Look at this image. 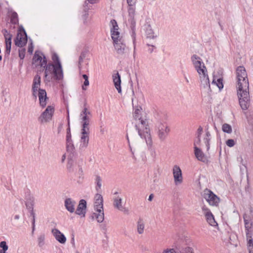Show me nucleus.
<instances>
[{
  "mask_svg": "<svg viewBox=\"0 0 253 253\" xmlns=\"http://www.w3.org/2000/svg\"><path fill=\"white\" fill-rule=\"evenodd\" d=\"M201 142V139L200 137H197L196 140H195L194 142V147H197L198 145H199Z\"/></svg>",
  "mask_w": 253,
  "mask_h": 253,
  "instance_id": "49",
  "label": "nucleus"
},
{
  "mask_svg": "<svg viewBox=\"0 0 253 253\" xmlns=\"http://www.w3.org/2000/svg\"><path fill=\"white\" fill-rule=\"evenodd\" d=\"M172 174L175 184L179 185L182 183L183 181L182 171L179 166L177 165L173 166L172 169Z\"/></svg>",
  "mask_w": 253,
  "mask_h": 253,
  "instance_id": "15",
  "label": "nucleus"
},
{
  "mask_svg": "<svg viewBox=\"0 0 253 253\" xmlns=\"http://www.w3.org/2000/svg\"><path fill=\"white\" fill-rule=\"evenodd\" d=\"M25 49H22L19 50V56L21 59H23L25 57Z\"/></svg>",
  "mask_w": 253,
  "mask_h": 253,
  "instance_id": "42",
  "label": "nucleus"
},
{
  "mask_svg": "<svg viewBox=\"0 0 253 253\" xmlns=\"http://www.w3.org/2000/svg\"><path fill=\"white\" fill-rule=\"evenodd\" d=\"M15 44L18 47H23L27 42V34L23 27L19 28V32L17 33L14 40Z\"/></svg>",
  "mask_w": 253,
  "mask_h": 253,
  "instance_id": "11",
  "label": "nucleus"
},
{
  "mask_svg": "<svg viewBox=\"0 0 253 253\" xmlns=\"http://www.w3.org/2000/svg\"><path fill=\"white\" fill-rule=\"evenodd\" d=\"M112 27L111 28V37L113 40L114 46L117 53L123 55L126 49V45L124 39L120 36L118 31L119 27L116 21L114 19L110 21Z\"/></svg>",
  "mask_w": 253,
  "mask_h": 253,
  "instance_id": "4",
  "label": "nucleus"
},
{
  "mask_svg": "<svg viewBox=\"0 0 253 253\" xmlns=\"http://www.w3.org/2000/svg\"><path fill=\"white\" fill-rule=\"evenodd\" d=\"M153 198H154V195L153 194H151L149 196L148 200L149 201H151L152 200V199H153Z\"/></svg>",
  "mask_w": 253,
  "mask_h": 253,
  "instance_id": "57",
  "label": "nucleus"
},
{
  "mask_svg": "<svg viewBox=\"0 0 253 253\" xmlns=\"http://www.w3.org/2000/svg\"><path fill=\"white\" fill-rule=\"evenodd\" d=\"M35 230V226H32V234L33 235Z\"/></svg>",
  "mask_w": 253,
  "mask_h": 253,
  "instance_id": "61",
  "label": "nucleus"
},
{
  "mask_svg": "<svg viewBox=\"0 0 253 253\" xmlns=\"http://www.w3.org/2000/svg\"><path fill=\"white\" fill-rule=\"evenodd\" d=\"M144 226L143 219L139 218L137 222V231L139 234H142L144 232Z\"/></svg>",
  "mask_w": 253,
  "mask_h": 253,
  "instance_id": "27",
  "label": "nucleus"
},
{
  "mask_svg": "<svg viewBox=\"0 0 253 253\" xmlns=\"http://www.w3.org/2000/svg\"><path fill=\"white\" fill-rule=\"evenodd\" d=\"M151 46H152V47L148 49V51H149L150 53H152L153 52V47H154V46L152 45Z\"/></svg>",
  "mask_w": 253,
  "mask_h": 253,
  "instance_id": "59",
  "label": "nucleus"
},
{
  "mask_svg": "<svg viewBox=\"0 0 253 253\" xmlns=\"http://www.w3.org/2000/svg\"><path fill=\"white\" fill-rule=\"evenodd\" d=\"M226 144L228 147H232L235 145V143L233 139H230L226 141Z\"/></svg>",
  "mask_w": 253,
  "mask_h": 253,
  "instance_id": "41",
  "label": "nucleus"
},
{
  "mask_svg": "<svg viewBox=\"0 0 253 253\" xmlns=\"http://www.w3.org/2000/svg\"><path fill=\"white\" fill-rule=\"evenodd\" d=\"M54 112V107L52 106H48L39 117L38 121L41 123H45L49 122L52 119Z\"/></svg>",
  "mask_w": 253,
  "mask_h": 253,
  "instance_id": "10",
  "label": "nucleus"
},
{
  "mask_svg": "<svg viewBox=\"0 0 253 253\" xmlns=\"http://www.w3.org/2000/svg\"><path fill=\"white\" fill-rule=\"evenodd\" d=\"M45 235L42 234L38 237V246L42 247L44 245Z\"/></svg>",
  "mask_w": 253,
  "mask_h": 253,
  "instance_id": "33",
  "label": "nucleus"
},
{
  "mask_svg": "<svg viewBox=\"0 0 253 253\" xmlns=\"http://www.w3.org/2000/svg\"><path fill=\"white\" fill-rule=\"evenodd\" d=\"M5 48H6V52L7 53L9 54L11 50V39L9 40H5Z\"/></svg>",
  "mask_w": 253,
  "mask_h": 253,
  "instance_id": "38",
  "label": "nucleus"
},
{
  "mask_svg": "<svg viewBox=\"0 0 253 253\" xmlns=\"http://www.w3.org/2000/svg\"><path fill=\"white\" fill-rule=\"evenodd\" d=\"M11 20L12 22L16 24L17 22V14L16 13H13L12 15Z\"/></svg>",
  "mask_w": 253,
  "mask_h": 253,
  "instance_id": "43",
  "label": "nucleus"
},
{
  "mask_svg": "<svg viewBox=\"0 0 253 253\" xmlns=\"http://www.w3.org/2000/svg\"><path fill=\"white\" fill-rule=\"evenodd\" d=\"M203 65H205L204 63H203L202 64H201V65H198L195 67L194 68L195 69L197 72H199V70L203 68Z\"/></svg>",
  "mask_w": 253,
  "mask_h": 253,
  "instance_id": "55",
  "label": "nucleus"
},
{
  "mask_svg": "<svg viewBox=\"0 0 253 253\" xmlns=\"http://www.w3.org/2000/svg\"><path fill=\"white\" fill-rule=\"evenodd\" d=\"M76 202L71 198H67L65 201V206L67 210L71 213L75 211Z\"/></svg>",
  "mask_w": 253,
  "mask_h": 253,
  "instance_id": "21",
  "label": "nucleus"
},
{
  "mask_svg": "<svg viewBox=\"0 0 253 253\" xmlns=\"http://www.w3.org/2000/svg\"><path fill=\"white\" fill-rule=\"evenodd\" d=\"M212 84H215L220 90L223 87V80L222 78L217 79L216 81L215 79L214 78L212 82Z\"/></svg>",
  "mask_w": 253,
  "mask_h": 253,
  "instance_id": "31",
  "label": "nucleus"
},
{
  "mask_svg": "<svg viewBox=\"0 0 253 253\" xmlns=\"http://www.w3.org/2000/svg\"><path fill=\"white\" fill-rule=\"evenodd\" d=\"M0 247L2 248V250H0V253H5L8 248L5 241H2L0 243Z\"/></svg>",
  "mask_w": 253,
  "mask_h": 253,
  "instance_id": "36",
  "label": "nucleus"
},
{
  "mask_svg": "<svg viewBox=\"0 0 253 253\" xmlns=\"http://www.w3.org/2000/svg\"><path fill=\"white\" fill-rule=\"evenodd\" d=\"M236 88L239 104L243 110H247L250 106L249 83L247 73L243 66L236 69Z\"/></svg>",
  "mask_w": 253,
  "mask_h": 253,
  "instance_id": "1",
  "label": "nucleus"
},
{
  "mask_svg": "<svg viewBox=\"0 0 253 253\" xmlns=\"http://www.w3.org/2000/svg\"><path fill=\"white\" fill-rule=\"evenodd\" d=\"M85 105L86 103L84 104V108L80 115L82 124V129H89L88 126L92 116L91 112L85 107Z\"/></svg>",
  "mask_w": 253,
  "mask_h": 253,
  "instance_id": "9",
  "label": "nucleus"
},
{
  "mask_svg": "<svg viewBox=\"0 0 253 253\" xmlns=\"http://www.w3.org/2000/svg\"><path fill=\"white\" fill-rule=\"evenodd\" d=\"M150 154H151V155L152 156V157L153 158H155L156 156L155 150L153 148H151L150 149Z\"/></svg>",
  "mask_w": 253,
  "mask_h": 253,
  "instance_id": "51",
  "label": "nucleus"
},
{
  "mask_svg": "<svg viewBox=\"0 0 253 253\" xmlns=\"http://www.w3.org/2000/svg\"><path fill=\"white\" fill-rule=\"evenodd\" d=\"M203 198L211 206H217L220 202V199L211 190L206 189L204 190L202 195Z\"/></svg>",
  "mask_w": 253,
  "mask_h": 253,
  "instance_id": "8",
  "label": "nucleus"
},
{
  "mask_svg": "<svg viewBox=\"0 0 253 253\" xmlns=\"http://www.w3.org/2000/svg\"><path fill=\"white\" fill-rule=\"evenodd\" d=\"M146 34L147 37L150 39H154L157 37V36L154 35V33L153 30L152 29L151 26L148 24L146 25Z\"/></svg>",
  "mask_w": 253,
  "mask_h": 253,
  "instance_id": "28",
  "label": "nucleus"
},
{
  "mask_svg": "<svg viewBox=\"0 0 253 253\" xmlns=\"http://www.w3.org/2000/svg\"><path fill=\"white\" fill-rule=\"evenodd\" d=\"M202 209L209 224L212 226H216L217 224L210 210L206 206H203Z\"/></svg>",
  "mask_w": 253,
  "mask_h": 253,
  "instance_id": "16",
  "label": "nucleus"
},
{
  "mask_svg": "<svg viewBox=\"0 0 253 253\" xmlns=\"http://www.w3.org/2000/svg\"><path fill=\"white\" fill-rule=\"evenodd\" d=\"M203 132V128L200 126L197 130V137H200L201 135Z\"/></svg>",
  "mask_w": 253,
  "mask_h": 253,
  "instance_id": "50",
  "label": "nucleus"
},
{
  "mask_svg": "<svg viewBox=\"0 0 253 253\" xmlns=\"http://www.w3.org/2000/svg\"><path fill=\"white\" fill-rule=\"evenodd\" d=\"M244 222H245V229H246V232H250L249 229L251 228V225L249 223V221L247 219H246L244 218Z\"/></svg>",
  "mask_w": 253,
  "mask_h": 253,
  "instance_id": "40",
  "label": "nucleus"
},
{
  "mask_svg": "<svg viewBox=\"0 0 253 253\" xmlns=\"http://www.w3.org/2000/svg\"><path fill=\"white\" fill-rule=\"evenodd\" d=\"M51 232L56 240L60 243L64 244L66 243V237L58 229L54 228L52 230Z\"/></svg>",
  "mask_w": 253,
  "mask_h": 253,
  "instance_id": "18",
  "label": "nucleus"
},
{
  "mask_svg": "<svg viewBox=\"0 0 253 253\" xmlns=\"http://www.w3.org/2000/svg\"><path fill=\"white\" fill-rule=\"evenodd\" d=\"M94 210L96 212H94L91 215L92 219L95 218L98 222L101 223L104 219V214L103 208V197L99 194H96L94 197Z\"/></svg>",
  "mask_w": 253,
  "mask_h": 253,
  "instance_id": "5",
  "label": "nucleus"
},
{
  "mask_svg": "<svg viewBox=\"0 0 253 253\" xmlns=\"http://www.w3.org/2000/svg\"><path fill=\"white\" fill-rule=\"evenodd\" d=\"M89 81L88 80H84V84L82 85V89L83 90H85L86 89V87L89 85Z\"/></svg>",
  "mask_w": 253,
  "mask_h": 253,
  "instance_id": "44",
  "label": "nucleus"
},
{
  "mask_svg": "<svg viewBox=\"0 0 253 253\" xmlns=\"http://www.w3.org/2000/svg\"><path fill=\"white\" fill-rule=\"evenodd\" d=\"M33 63L37 64L41 67H43V70L45 71L46 66H47V61L46 58L44 56L42 58L39 51H36L33 58Z\"/></svg>",
  "mask_w": 253,
  "mask_h": 253,
  "instance_id": "14",
  "label": "nucleus"
},
{
  "mask_svg": "<svg viewBox=\"0 0 253 253\" xmlns=\"http://www.w3.org/2000/svg\"><path fill=\"white\" fill-rule=\"evenodd\" d=\"M113 80L114 85L119 93H121L122 89L121 87V76L118 72L113 75Z\"/></svg>",
  "mask_w": 253,
  "mask_h": 253,
  "instance_id": "22",
  "label": "nucleus"
},
{
  "mask_svg": "<svg viewBox=\"0 0 253 253\" xmlns=\"http://www.w3.org/2000/svg\"><path fill=\"white\" fill-rule=\"evenodd\" d=\"M72 162H69L67 165V169L70 171H73V169L72 168Z\"/></svg>",
  "mask_w": 253,
  "mask_h": 253,
  "instance_id": "53",
  "label": "nucleus"
},
{
  "mask_svg": "<svg viewBox=\"0 0 253 253\" xmlns=\"http://www.w3.org/2000/svg\"><path fill=\"white\" fill-rule=\"evenodd\" d=\"M83 78H84V80H88V76H87L86 75H85V74H84V75H83Z\"/></svg>",
  "mask_w": 253,
  "mask_h": 253,
  "instance_id": "58",
  "label": "nucleus"
},
{
  "mask_svg": "<svg viewBox=\"0 0 253 253\" xmlns=\"http://www.w3.org/2000/svg\"><path fill=\"white\" fill-rule=\"evenodd\" d=\"M67 133H71V129L70 126H69L67 129Z\"/></svg>",
  "mask_w": 253,
  "mask_h": 253,
  "instance_id": "60",
  "label": "nucleus"
},
{
  "mask_svg": "<svg viewBox=\"0 0 253 253\" xmlns=\"http://www.w3.org/2000/svg\"><path fill=\"white\" fill-rule=\"evenodd\" d=\"M179 253H194V252L192 248L186 247L179 249Z\"/></svg>",
  "mask_w": 253,
  "mask_h": 253,
  "instance_id": "37",
  "label": "nucleus"
},
{
  "mask_svg": "<svg viewBox=\"0 0 253 253\" xmlns=\"http://www.w3.org/2000/svg\"><path fill=\"white\" fill-rule=\"evenodd\" d=\"M86 51H83L81 55L79 57V68L80 69L81 68V65L82 63L83 62L84 59L85 58L86 55Z\"/></svg>",
  "mask_w": 253,
  "mask_h": 253,
  "instance_id": "35",
  "label": "nucleus"
},
{
  "mask_svg": "<svg viewBox=\"0 0 253 253\" xmlns=\"http://www.w3.org/2000/svg\"><path fill=\"white\" fill-rule=\"evenodd\" d=\"M246 237L248 240V248L249 253H253V240L250 232H246Z\"/></svg>",
  "mask_w": 253,
  "mask_h": 253,
  "instance_id": "25",
  "label": "nucleus"
},
{
  "mask_svg": "<svg viewBox=\"0 0 253 253\" xmlns=\"http://www.w3.org/2000/svg\"><path fill=\"white\" fill-rule=\"evenodd\" d=\"M2 33L4 37L5 40H9L12 39V35L10 34L6 29L2 30Z\"/></svg>",
  "mask_w": 253,
  "mask_h": 253,
  "instance_id": "39",
  "label": "nucleus"
},
{
  "mask_svg": "<svg viewBox=\"0 0 253 253\" xmlns=\"http://www.w3.org/2000/svg\"><path fill=\"white\" fill-rule=\"evenodd\" d=\"M113 206L115 209L125 214L129 213L128 209L123 206V199L119 196H116L113 198Z\"/></svg>",
  "mask_w": 253,
  "mask_h": 253,
  "instance_id": "13",
  "label": "nucleus"
},
{
  "mask_svg": "<svg viewBox=\"0 0 253 253\" xmlns=\"http://www.w3.org/2000/svg\"><path fill=\"white\" fill-rule=\"evenodd\" d=\"M194 154L196 158L200 161L206 162L207 161V159L202 152V151L198 147H194Z\"/></svg>",
  "mask_w": 253,
  "mask_h": 253,
  "instance_id": "23",
  "label": "nucleus"
},
{
  "mask_svg": "<svg viewBox=\"0 0 253 253\" xmlns=\"http://www.w3.org/2000/svg\"><path fill=\"white\" fill-rule=\"evenodd\" d=\"M89 129H82L80 148H85L88 146L89 141Z\"/></svg>",
  "mask_w": 253,
  "mask_h": 253,
  "instance_id": "17",
  "label": "nucleus"
},
{
  "mask_svg": "<svg viewBox=\"0 0 253 253\" xmlns=\"http://www.w3.org/2000/svg\"><path fill=\"white\" fill-rule=\"evenodd\" d=\"M128 17L126 22V24L128 26L131 31V36L133 39L135 36V25L136 21L134 18L135 8V6H128Z\"/></svg>",
  "mask_w": 253,
  "mask_h": 253,
  "instance_id": "6",
  "label": "nucleus"
},
{
  "mask_svg": "<svg viewBox=\"0 0 253 253\" xmlns=\"http://www.w3.org/2000/svg\"><path fill=\"white\" fill-rule=\"evenodd\" d=\"M191 60L194 68L198 65H201L204 63L201 58L196 54L192 55Z\"/></svg>",
  "mask_w": 253,
  "mask_h": 253,
  "instance_id": "24",
  "label": "nucleus"
},
{
  "mask_svg": "<svg viewBox=\"0 0 253 253\" xmlns=\"http://www.w3.org/2000/svg\"><path fill=\"white\" fill-rule=\"evenodd\" d=\"M158 135L159 139L163 141L165 140L170 131V128L165 122H159L158 126Z\"/></svg>",
  "mask_w": 253,
  "mask_h": 253,
  "instance_id": "12",
  "label": "nucleus"
},
{
  "mask_svg": "<svg viewBox=\"0 0 253 253\" xmlns=\"http://www.w3.org/2000/svg\"><path fill=\"white\" fill-rule=\"evenodd\" d=\"M86 208V202L85 200L82 199L81 200L79 205L77 207L75 213L77 214L84 217L85 214V210Z\"/></svg>",
  "mask_w": 253,
  "mask_h": 253,
  "instance_id": "19",
  "label": "nucleus"
},
{
  "mask_svg": "<svg viewBox=\"0 0 253 253\" xmlns=\"http://www.w3.org/2000/svg\"><path fill=\"white\" fill-rule=\"evenodd\" d=\"M222 129L223 132L227 133H231L232 131L231 126L230 125L226 123L222 125Z\"/></svg>",
  "mask_w": 253,
  "mask_h": 253,
  "instance_id": "32",
  "label": "nucleus"
},
{
  "mask_svg": "<svg viewBox=\"0 0 253 253\" xmlns=\"http://www.w3.org/2000/svg\"><path fill=\"white\" fill-rule=\"evenodd\" d=\"M184 79H185L186 83H189V80H188V78L186 76H184Z\"/></svg>",
  "mask_w": 253,
  "mask_h": 253,
  "instance_id": "63",
  "label": "nucleus"
},
{
  "mask_svg": "<svg viewBox=\"0 0 253 253\" xmlns=\"http://www.w3.org/2000/svg\"><path fill=\"white\" fill-rule=\"evenodd\" d=\"M41 88H36V89L32 90L33 91V95L35 97V98H37V94L38 95V93L39 92V90H41Z\"/></svg>",
  "mask_w": 253,
  "mask_h": 253,
  "instance_id": "48",
  "label": "nucleus"
},
{
  "mask_svg": "<svg viewBox=\"0 0 253 253\" xmlns=\"http://www.w3.org/2000/svg\"><path fill=\"white\" fill-rule=\"evenodd\" d=\"M20 218V216L19 215H15V216H14V219H16V220H18Z\"/></svg>",
  "mask_w": 253,
  "mask_h": 253,
  "instance_id": "62",
  "label": "nucleus"
},
{
  "mask_svg": "<svg viewBox=\"0 0 253 253\" xmlns=\"http://www.w3.org/2000/svg\"><path fill=\"white\" fill-rule=\"evenodd\" d=\"M136 0H127L128 6H135Z\"/></svg>",
  "mask_w": 253,
  "mask_h": 253,
  "instance_id": "47",
  "label": "nucleus"
},
{
  "mask_svg": "<svg viewBox=\"0 0 253 253\" xmlns=\"http://www.w3.org/2000/svg\"><path fill=\"white\" fill-rule=\"evenodd\" d=\"M65 159V155H63V156H62V162H64V161Z\"/></svg>",
  "mask_w": 253,
  "mask_h": 253,
  "instance_id": "64",
  "label": "nucleus"
},
{
  "mask_svg": "<svg viewBox=\"0 0 253 253\" xmlns=\"http://www.w3.org/2000/svg\"><path fill=\"white\" fill-rule=\"evenodd\" d=\"M31 215L32 216V226H35V213L33 211L31 212Z\"/></svg>",
  "mask_w": 253,
  "mask_h": 253,
  "instance_id": "45",
  "label": "nucleus"
},
{
  "mask_svg": "<svg viewBox=\"0 0 253 253\" xmlns=\"http://www.w3.org/2000/svg\"><path fill=\"white\" fill-rule=\"evenodd\" d=\"M140 107L135 108L133 113L135 127L141 138L145 140L147 144L152 143L150 129L148 127V119L145 114H142Z\"/></svg>",
  "mask_w": 253,
  "mask_h": 253,
  "instance_id": "2",
  "label": "nucleus"
},
{
  "mask_svg": "<svg viewBox=\"0 0 253 253\" xmlns=\"http://www.w3.org/2000/svg\"><path fill=\"white\" fill-rule=\"evenodd\" d=\"M41 85V77L39 75H36L33 80L32 90L36 89V88H40Z\"/></svg>",
  "mask_w": 253,
  "mask_h": 253,
  "instance_id": "26",
  "label": "nucleus"
},
{
  "mask_svg": "<svg viewBox=\"0 0 253 253\" xmlns=\"http://www.w3.org/2000/svg\"><path fill=\"white\" fill-rule=\"evenodd\" d=\"M163 253H179V251L176 252L174 249H169L164 251Z\"/></svg>",
  "mask_w": 253,
  "mask_h": 253,
  "instance_id": "46",
  "label": "nucleus"
},
{
  "mask_svg": "<svg viewBox=\"0 0 253 253\" xmlns=\"http://www.w3.org/2000/svg\"><path fill=\"white\" fill-rule=\"evenodd\" d=\"M34 46L33 44L31 43V44L28 47V51L29 53L32 54L33 51Z\"/></svg>",
  "mask_w": 253,
  "mask_h": 253,
  "instance_id": "52",
  "label": "nucleus"
},
{
  "mask_svg": "<svg viewBox=\"0 0 253 253\" xmlns=\"http://www.w3.org/2000/svg\"><path fill=\"white\" fill-rule=\"evenodd\" d=\"M211 139V135L210 132L209 131H207L205 136L204 137L203 139L204 142L206 144V146L207 147V151H209L210 148V141Z\"/></svg>",
  "mask_w": 253,
  "mask_h": 253,
  "instance_id": "29",
  "label": "nucleus"
},
{
  "mask_svg": "<svg viewBox=\"0 0 253 253\" xmlns=\"http://www.w3.org/2000/svg\"><path fill=\"white\" fill-rule=\"evenodd\" d=\"M87 1H88V2L93 4L99 1V0H87Z\"/></svg>",
  "mask_w": 253,
  "mask_h": 253,
  "instance_id": "56",
  "label": "nucleus"
},
{
  "mask_svg": "<svg viewBox=\"0 0 253 253\" xmlns=\"http://www.w3.org/2000/svg\"><path fill=\"white\" fill-rule=\"evenodd\" d=\"M38 97L40 106L42 108L45 107L46 105V100L47 99L45 90L44 89L40 90L38 93Z\"/></svg>",
  "mask_w": 253,
  "mask_h": 253,
  "instance_id": "20",
  "label": "nucleus"
},
{
  "mask_svg": "<svg viewBox=\"0 0 253 253\" xmlns=\"http://www.w3.org/2000/svg\"><path fill=\"white\" fill-rule=\"evenodd\" d=\"M72 141L71 138V133H67L66 134V141Z\"/></svg>",
  "mask_w": 253,
  "mask_h": 253,
  "instance_id": "54",
  "label": "nucleus"
},
{
  "mask_svg": "<svg viewBox=\"0 0 253 253\" xmlns=\"http://www.w3.org/2000/svg\"><path fill=\"white\" fill-rule=\"evenodd\" d=\"M51 58L54 63L47 64L44 72L45 81L48 82L52 79L60 81L63 78V69L58 55L53 53Z\"/></svg>",
  "mask_w": 253,
  "mask_h": 253,
  "instance_id": "3",
  "label": "nucleus"
},
{
  "mask_svg": "<svg viewBox=\"0 0 253 253\" xmlns=\"http://www.w3.org/2000/svg\"><path fill=\"white\" fill-rule=\"evenodd\" d=\"M102 178L101 177L98 175H96L95 178V183L96 186L95 187V189L97 191H98L101 188L102 186Z\"/></svg>",
  "mask_w": 253,
  "mask_h": 253,
  "instance_id": "30",
  "label": "nucleus"
},
{
  "mask_svg": "<svg viewBox=\"0 0 253 253\" xmlns=\"http://www.w3.org/2000/svg\"><path fill=\"white\" fill-rule=\"evenodd\" d=\"M67 151L70 153H73L75 149V147L73 141H66Z\"/></svg>",
  "mask_w": 253,
  "mask_h": 253,
  "instance_id": "34",
  "label": "nucleus"
},
{
  "mask_svg": "<svg viewBox=\"0 0 253 253\" xmlns=\"http://www.w3.org/2000/svg\"><path fill=\"white\" fill-rule=\"evenodd\" d=\"M197 72L201 82V86L206 89L207 91H211L210 81L208 75V71L205 65H203V68Z\"/></svg>",
  "mask_w": 253,
  "mask_h": 253,
  "instance_id": "7",
  "label": "nucleus"
}]
</instances>
